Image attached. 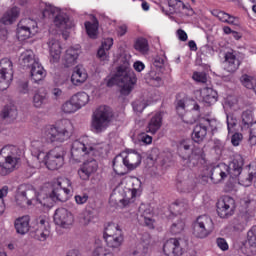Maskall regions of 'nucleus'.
<instances>
[{"label":"nucleus","instance_id":"nucleus-6","mask_svg":"<svg viewBox=\"0 0 256 256\" xmlns=\"http://www.w3.org/2000/svg\"><path fill=\"white\" fill-rule=\"evenodd\" d=\"M103 239L110 249H119L125 241V236L119 224L109 222L104 229Z\"/></svg>","mask_w":256,"mask_h":256},{"label":"nucleus","instance_id":"nucleus-25","mask_svg":"<svg viewBox=\"0 0 256 256\" xmlns=\"http://www.w3.org/2000/svg\"><path fill=\"white\" fill-rule=\"evenodd\" d=\"M80 53H81L80 45H77L76 47L68 48L64 56L65 67H73V65L77 63V59H79Z\"/></svg>","mask_w":256,"mask_h":256},{"label":"nucleus","instance_id":"nucleus-3","mask_svg":"<svg viewBox=\"0 0 256 256\" xmlns=\"http://www.w3.org/2000/svg\"><path fill=\"white\" fill-rule=\"evenodd\" d=\"M21 161V150L15 145H6L0 150L1 175H9L17 169Z\"/></svg>","mask_w":256,"mask_h":256},{"label":"nucleus","instance_id":"nucleus-11","mask_svg":"<svg viewBox=\"0 0 256 256\" xmlns=\"http://www.w3.org/2000/svg\"><path fill=\"white\" fill-rule=\"evenodd\" d=\"M37 33V22L31 19H22L18 23L17 38L19 41H27Z\"/></svg>","mask_w":256,"mask_h":256},{"label":"nucleus","instance_id":"nucleus-40","mask_svg":"<svg viewBox=\"0 0 256 256\" xmlns=\"http://www.w3.org/2000/svg\"><path fill=\"white\" fill-rule=\"evenodd\" d=\"M71 81L73 85L79 86L82 85V83H85L87 81V74L85 73V70L76 67L74 72L71 76Z\"/></svg>","mask_w":256,"mask_h":256},{"label":"nucleus","instance_id":"nucleus-32","mask_svg":"<svg viewBox=\"0 0 256 256\" xmlns=\"http://www.w3.org/2000/svg\"><path fill=\"white\" fill-rule=\"evenodd\" d=\"M161 125H163V115L158 112L148 122L146 127L147 133H151V135H155L159 129H161Z\"/></svg>","mask_w":256,"mask_h":256},{"label":"nucleus","instance_id":"nucleus-53","mask_svg":"<svg viewBox=\"0 0 256 256\" xmlns=\"http://www.w3.org/2000/svg\"><path fill=\"white\" fill-rule=\"evenodd\" d=\"M185 229V222L183 220H177L171 225L170 232L172 235H179Z\"/></svg>","mask_w":256,"mask_h":256},{"label":"nucleus","instance_id":"nucleus-20","mask_svg":"<svg viewBox=\"0 0 256 256\" xmlns=\"http://www.w3.org/2000/svg\"><path fill=\"white\" fill-rule=\"evenodd\" d=\"M185 8V3L181 0H163L160 4V9L166 15H175V13H181Z\"/></svg>","mask_w":256,"mask_h":256},{"label":"nucleus","instance_id":"nucleus-4","mask_svg":"<svg viewBox=\"0 0 256 256\" xmlns=\"http://www.w3.org/2000/svg\"><path fill=\"white\" fill-rule=\"evenodd\" d=\"M73 133L71 120H61L57 126L49 125L44 129V135L49 143H65Z\"/></svg>","mask_w":256,"mask_h":256},{"label":"nucleus","instance_id":"nucleus-38","mask_svg":"<svg viewBox=\"0 0 256 256\" xmlns=\"http://www.w3.org/2000/svg\"><path fill=\"white\" fill-rule=\"evenodd\" d=\"M17 115V107H15L14 105L5 106L1 113L2 119H5L6 121H8V123H12V121H15V119H17Z\"/></svg>","mask_w":256,"mask_h":256},{"label":"nucleus","instance_id":"nucleus-30","mask_svg":"<svg viewBox=\"0 0 256 256\" xmlns=\"http://www.w3.org/2000/svg\"><path fill=\"white\" fill-rule=\"evenodd\" d=\"M136 185H138V188L132 187L125 194L123 199L124 205H131V203H135L137 197H141V181L136 180Z\"/></svg>","mask_w":256,"mask_h":256},{"label":"nucleus","instance_id":"nucleus-62","mask_svg":"<svg viewBox=\"0 0 256 256\" xmlns=\"http://www.w3.org/2000/svg\"><path fill=\"white\" fill-rule=\"evenodd\" d=\"M216 243L222 251H228L229 250V244H227V240L224 238H217Z\"/></svg>","mask_w":256,"mask_h":256},{"label":"nucleus","instance_id":"nucleus-10","mask_svg":"<svg viewBox=\"0 0 256 256\" xmlns=\"http://www.w3.org/2000/svg\"><path fill=\"white\" fill-rule=\"evenodd\" d=\"M52 195H54L56 201H60L61 203L69 201V197H71V180L67 178L58 180L54 184Z\"/></svg>","mask_w":256,"mask_h":256},{"label":"nucleus","instance_id":"nucleus-47","mask_svg":"<svg viewBox=\"0 0 256 256\" xmlns=\"http://www.w3.org/2000/svg\"><path fill=\"white\" fill-rule=\"evenodd\" d=\"M172 207L174 211L181 215V213H185L189 209V202L185 199H179L172 204Z\"/></svg>","mask_w":256,"mask_h":256},{"label":"nucleus","instance_id":"nucleus-39","mask_svg":"<svg viewBox=\"0 0 256 256\" xmlns=\"http://www.w3.org/2000/svg\"><path fill=\"white\" fill-rule=\"evenodd\" d=\"M212 15L217 17V19L222 21V23H228V25H237V19L224 11L213 10Z\"/></svg>","mask_w":256,"mask_h":256},{"label":"nucleus","instance_id":"nucleus-7","mask_svg":"<svg viewBox=\"0 0 256 256\" xmlns=\"http://www.w3.org/2000/svg\"><path fill=\"white\" fill-rule=\"evenodd\" d=\"M215 230L213 219L207 215H201L193 222V235L198 239H206Z\"/></svg>","mask_w":256,"mask_h":256},{"label":"nucleus","instance_id":"nucleus-17","mask_svg":"<svg viewBox=\"0 0 256 256\" xmlns=\"http://www.w3.org/2000/svg\"><path fill=\"white\" fill-rule=\"evenodd\" d=\"M74 221L75 218H73V214L69 210L65 208H58L55 211L54 222L56 225L63 227V229H69V227L73 225Z\"/></svg>","mask_w":256,"mask_h":256},{"label":"nucleus","instance_id":"nucleus-26","mask_svg":"<svg viewBox=\"0 0 256 256\" xmlns=\"http://www.w3.org/2000/svg\"><path fill=\"white\" fill-rule=\"evenodd\" d=\"M48 47L50 51L51 63H58L61 59V43H59V40L50 38L48 41Z\"/></svg>","mask_w":256,"mask_h":256},{"label":"nucleus","instance_id":"nucleus-16","mask_svg":"<svg viewBox=\"0 0 256 256\" xmlns=\"http://www.w3.org/2000/svg\"><path fill=\"white\" fill-rule=\"evenodd\" d=\"M86 155H95V149L93 147L88 148L83 142L75 140L71 148L72 159L79 163Z\"/></svg>","mask_w":256,"mask_h":256},{"label":"nucleus","instance_id":"nucleus-18","mask_svg":"<svg viewBox=\"0 0 256 256\" xmlns=\"http://www.w3.org/2000/svg\"><path fill=\"white\" fill-rule=\"evenodd\" d=\"M242 126L244 129H250L249 144L253 147L256 145V121L253 122V114L251 111L242 113Z\"/></svg>","mask_w":256,"mask_h":256},{"label":"nucleus","instance_id":"nucleus-52","mask_svg":"<svg viewBox=\"0 0 256 256\" xmlns=\"http://www.w3.org/2000/svg\"><path fill=\"white\" fill-rule=\"evenodd\" d=\"M47 103V94H39L36 93L33 97V105L37 109H41L43 105H46Z\"/></svg>","mask_w":256,"mask_h":256},{"label":"nucleus","instance_id":"nucleus-28","mask_svg":"<svg viewBox=\"0 0 256 256\" xmlns=\"http://www.w3.org/2000/svg\"><path fill=\"white\" fill-rule=\"evenodd\" d=\"M30 221L29 216L17 218L14 222L16 233H18V235H26V233H29V229H31Z\"/></svg>","mask_w":256,"mask_h":256},{"label":"nucleus","instance_id":"nucleus-63","mask_svg":"<svg viewBox=\"0 0 256 256\" xmlns=\"http://www.w3.org/2000/svg\"><path fill=\"white\" fill-rule=\"evenodd\" d=\"M75 201H76L77 205H85V202L89 201V195H87V194L76 195Z\"/></svg>","mask_w":256,"mask_h":256},{"label":"nucleus","instance_id":"nucleus-41","mask_svg":"<svg viewBox=\"0 0 256 256\" xmlns=\"http://www.w3.org/2000/svg\"><path fill=\"white\" fill-rule=\"evenodd\" d=\"M205 159V153L201 148H194L192 150L191 155L188 154L186 159L187 163H192V165H197L199 161H203Z\"/></svg>","mask_w":256,"mask_h":256},{"label":"nucleus","instance_id":"nucleus-23","mask_svg":"<svg viewBox=\"0 0 256 256\" xmlns=\"http://www.w3.org/2000/svg\"><path fill=\"white\" fill-rule=\"evenodd\" d=\"M229 177L226 164H219L210 169V179L215 185L222 183Z\"/></svg>","mask_w":256,"mask_h":256},{"label":"nucleus","instance_id":"nucleus-15","mask_svg":"<svg viewBox=\"0 0 256 256\" xmlns=\"http://www.w3.org/2000/svg\"><path fill=\"white\" fill-rule=\"evenodd\" d=\"M99 169V163L95 158H88L80 165L78 175L82 181H89L91 175H95Z\"/></svg>","mask_w":256,"mask_h":256},{"label":"nucleus","instance_id":"nucleus-56","mask_svg":"<svg viewBox=\"0 0 256 256\" xmlns=\"http://www.w3.org/2000/svg\"><path fill=\"white\" fill-rule=\"evenodd\" d=\"M192 78L197 83H207V74L205 72H194Z\"/></svg>","mask_w":256,"mask_h":256},{"label":"nucleus","instance_id":"nucleus-33","mask_svg":"<svg viewBox=\"0 0 256 256\" xmlns=\"http://www.w3.org/2000/svg\"><path fill=\"white\" fill-rule=\"evenodd\" d=\"M253 179H256V168H249L247 171H243L242 174L238 176V181L243 187H250L253 183Z\"/></svg>","mask_w":256,"mask_h":256},{"label":"nucleus","instance_id":"nucleus-58","mask_svg":"<svg viewBox=\"0 0 256 256\" xmlns=\"http://www.w3.org/2000/svg\"><path fill=\"white\" fill-rule=\"evenodd\" d=\"M242 141H243V134L241 133H234L231 137V143L234 147H239Z\"/></svg>","mask_w":256,"mask_h":256},{"label":"nucleus","instance_id":"nucleus-29","mask_svg":"<svg viewBox=\"0 0 256 256\" xmlns=\"http://www.w3.org/2000/svg\"><path fill=\"white\" fill-rule=\"evenodd\" d=\"M239 65H241V61L233 52H227L225 54V68L228 73H235L237 69H239Z\"/></svg>","mask_w":256,"mask_h":256},{"label":"nucleus","instance_id":"nucleus-46","mask_svg":"<svg viewBox=\"0 0 256 256\" xmlns=\"http://www.w3.org/2000/svg\"><path fill=\"white\" fill-rule=\"evenodd\" d=\"M190 149L191 145L188 141L183 140L178 144V154L184 161H187Z\"/></svg>","mask_w":256,"mask_h":256},{"label":"nucleus","instance_id":"nucleus-49","mask_svg":"<svg viewBox=\"0 0 256 256\" xmlns=\"http://www.w3.org/2000/svg\"><path fill=\"white\" fill-rule=\"evenodd\" d=\"M240 81L246 89H255L256 86V78L253 76H249L247 74H244L240 77Z\"/></svg>","mask_w":256,"mask_h":256},{"label":"nucleus","instance_id":"nucleus-51","mask_svg":"<svg viewBox=\"0 0 256 256\" xmlns=\"http://www.w3.org/2000/svg\"><path fill=\"white\" fill-rule=\"evenodd\" d=\"M47 237H49V228H35L34 239H37V241H47Z\"/></svg>","mask_w":256,"mask_h":256},{"label":"nucleus","instance_id":"nucleus-5","mask_svg":"<svg viewBox=\"0 0 256 256\" xmlns=\"http://www.w3.org/2000/svg\"><path fill=\"white\" fill-rule=\"evenodd\" d=\"M113 110L109 106H100L92 114L91 130L93 133H103L113 121Z\"/></svg>","mask_w":256,"mask_h":256},{"label":"nucleus","instance_id":"nucleus-37","mask_svg":"<svg viewBox=\"0 0 256 256\" xmlns=\"http://www.w3.org/2000/svg\"><path fill=\"white\" fill-rule=\"evenodd\" d=\"M113 169L117 175L127 174V166H125V158L122 155H117L113 159Z\"/></svg>","mask_w":256,"mask_h":256},{"label":"nucleus","instance_id":"nucleus-31","mask_svg":"<svg viewBox=\"0 0 256 256\" xmlns=\"http://www.w3.org/2000/svg\"><path fill=\"white\" fill-rule=\"evenodd\" d=\"M21 14V10L19 7L14 6L10 8L0 19V23L3 25H13L17 19H19V15Z\"/></svg>","mask_w":256,"mask_h":256},{"label":"nucleus","instance_id":"nucleus-24","mask_svg":"<svg viewBox=\"0 0 256 256\" xmlns=\"http://www.w3.org/2000/svg\"><path fill=\"white\" fill-rule=\"evenodd\" d=\"M30 75L34 83H41L45 77H47V71L43 68V65L38 60L30 66Z\"/></svg>","mask_w":256,"mask_h":256},{"label":"nucleus","instance_id":"nucleus-27","mask_svg":"<svg viewBox=\"0 0 256 256\" xmlns=\"http://www.w3.org/2000/svg\"><path fill=\"white\" fill-rule=\"evenodd\" d=\"M37 60L35 59V53L33 50H26L21 53L19 57V65L22 69H30Z\"/></svg>","mask_w":256,"mask_h":256},{"label":"nucleus","instance_id":"nucleus-48","mask_svg":"<svg viewBox=\"0 0 256 256\" xmlns=\"http://www.w3.org/2000/svg\"><path fill=\"white\" fill-rule=\"evenodd\" d=\"M63 113H66L67 115H71V113H77L79 111V108L77 107V104L73 102V98H70L68 101H66L62 107H61Z\"/></svg>","mask_w":256,"mask_h":256},{"label":"nucleus","instance_id":"nucleus-34","mask_svg":"<svg viewBox=\"0 0 256 256\" xmlns=\"http://www.w3.org/2000/svg\"><path fill=\"white\" fill-rule=\"evenodd\" d=\"M111 47H113V38H106L97 52V57L100 61H108Z\"/></svg>","mask_w":256,"mask_h":256},{"label":"nucleus","instance_id":"nucleus-9","mask_svg":"<svg viewBox=\"0 0 256 256\" xmlns=\"http://www.w3.org/2000/svg\"><path fill=\"white\" fill-rule=\"evenodd\" d=\"M13 81V63L8 58L0 60V91L9 89Z\"/></svg>","mask_w":256,"mask_h":256},{"label":"nucleus","instance_id":"nucleus-35","mask_svg":"<svg viewBox=\"0 0 256 256\" xmlns=\"http://www.w3.org/2000/svg\"><path fill=\"white\" fill-rule=\"evenodd\" d=\"M84 26L88 37L90 39H97V32L99 31V20H97V17L92 16V22L86 21Z\"/></svg>","mask_w":256,"mask_h":256},{"label":"nucleus","instance_id":"nucleus-8","mask_svg":"<svg viewBox=\"0 0 256 256\" xmlns=\"http://www.w3.org/2000/svg\"><path fill=\"white\" fill-rule=\"evenodd\" d=\"M217 119L214 118H203L198 125H196L192 132V140L195 143H201L205 137H207V129L208 127L211 131H217Z\"/></svg>","mask_w":256,"mask_h":256},{"label":"nucleus","instance_id":"nucleus-45","mask_svg":"<svg viewBox=\"0 0 256 256\" xmlns=\"http://www.w3.org/2000/svg\"><path fill=\"white\" fill-rule=\"evenodd\" d=\"M181 186L184 187L183 191L185 193H191V191H195V187H197V182H195V180H193V179H186L183 181L178 180V182H177L178 189Z\"/></svg>","mask_w":256,"mask_h":256},{"label":"nucleus","instance_id":"nucleus-50","mask_svg":"<svg viewBox=\"0 0 256 256\" xmlns=\"http://www.w3.org/2000/svg\"><path fill=\"white\" fill-rule=\"evenodd\" d=\"M134 49L139 51V53H147L149 51V42L145 38H138L135 41Z\"/></svg>","mask_w":256,"mask_h":256},{"label":"nucleus","instance_id":"nucleus-12","mask_svg":"<svg viewBox=\"0 0 256 256\" xmlns=\"http://www.w3.org/2000/svg\"><path fill=\"white\" fill-rule=\"evenodd\" d=\"M38 197L37 191L31 184H22L18 187L16 201L18 205H31L33 199Z\"/></svg>","mask_w":256,"mask_h":256},{"label":"nucleus","instance_id":"nucleus-14","mask_svg":"<svg viewBox=\"0 0 256 256\" xmlns=\"http://www.w3.org/2000/svg\"><path fill=\"white\" fill-rule=\"evenodd\" d=\"M47 13H51V15H55L54 17V25L58 28L61 29L62 31L65 29H69V16L59 10V8L55 6H48L44 12L43 15H47Z\"/></svg>","mask_w":256,"mask_h":256},{"label":"nucleus","instance_id":"nucleus-54","mask_svg":"<svg viewBox=\"0 0 256 256\" xmlns=\"http://www.w3.org/2000/svg\"><path fill=\"white\" fill-rule=\"evenodd\" d=\"M247 242L250 247H256V225L248 231Z\"/></svg>","mask_w":256,"mask_h":256},{"label":"nucleus","instance_id":"nucleus-59","mask_svg":"<svg viewBox=\"0 0 256 256\" xmlns=\"http://www.w3.org/2000/svg\"><path fill=\"white\" fill-rule=\"evenodd\" d=\"M175 105H176V111L178 115L182 116L183 113H185V100L184 99L177 100Z\"/></svg>","mask_w":256,"mask_h":256},{"label":"nucleus","instance_id":"nucleus-44","mask_svg":"<svg viewBox=\"0 0 256 256\" xmlns=\"http://www.w3.org/2000/svg\"><path fill=\"white\" fill-rule=\"evenodd\" d=\"M101 240H96V246L92 251V256H115L113 252L105 248L103 245H99Z\"/></svg>","mask_w":256,"mask_h":256},{"label":"nucleus","instance_id":"nucleus-22","mask_svg":"<svg viewBox=\"0 0 256 256\" xmlns=\"http://www.w3.org/2000/svg\"><path fill=\"white\" fill-rule=\"evenodd\" d=\"M141 154L136 150H127L124 157L125 167L127 171H135L141 165Z\"/></svg>","mask_w":256,"mask_h":256},{"label":"nucleus","instance_id":"nucleus-2","mask_svg":"<svg viewBox=\"0 0 256 256\" xmlns=\"http://www.w3.org/2000/svg\"><path fill=\"white\" fill-rule=\"evenodd\" d=\"M106 85L107 87L118 85L121 87V95L125 97L131 95V91H133L135 85H137V75H135V72L131 69L129 61H125L122 65L117 67L116 73L113 77L108 79Z\"/></svg>","mask_w":256,"mask_h":256},{"label":"nucleus","instance_id":"nucleus-1","mask_svg":"<svg viewBox=\"0 0 256 256\" xmlns=\"http://www.w3.org/2000/svg\"><path fill=\"white\" fill-rule=\"evenodd\" d=\"M31 151L38 163H43L50 171L61 169V166L65 163V150L61 146H57L46 153L43 143L41 141H35L32 143Z\"/></svg>","mask_w":256,"mask_h":256},{"label":"nucleus","instance_id":"nucleus-19","mask_svg":"<svg viewBox=\"0 0 256 256\" xmlns=\"http://www.w3.org/2000/svg\"><path fill=\"white\" fill-rule=\"evenodd\" d=\"M183 240L177 238L168 239L163 246V252L167 256L183 255Z\"/></svg>","mask_w":256,"mask_h":256},{"label":"nucleus","instance_id":"nucleus-57","mask_svg":"<svg viewBox=\"0 0 256 256\" xmlns=\"http://www.w3.org/2000/svg\"><path fill=\"white\" fill-rule=\"evenodd\" d=\"M132 107L134 111H136V113H143L145 107H147V104H145V102L142 101H134L132 103Z\"/></svg>","mask_w":256,"mask_h":256},{"label":"nucleus","instance_id":"nucleus-55","mask_svg":"<svg viewBox=\"0 0 256 256\" xmlns=\"http://www.w3.org/2000/svg\"><path fill=\"white\" fill-rule=\"evenodd\" d=\"M138 141L139 143H142V145H151V143H153V137L149 136L145 132H142L138 135Z\"/></svg>","mask_w":256,"mask_h":256},{"label":"nucleus","instance_id":"nucleus-64","mask_svg":"<svg viewBox=\"0 0 256 256\" xmlns=\"http://www.w3.org/2000/svg\"><path fill=\"white\" fill-rule=\"evenodd\" d=\"M180 13L186 15L187 17H193L195 15V10H193L191 6H187L184 4V8H182V11Z\"/></svg>","mask_w":256,"mask_h":256},{"label":"nucleus","instance_id":"nucleus-13","mask_svg":"<svg viewBox=\"0 0 256 256\" xmlns=\"http://www.w3.org/2000/svg\"><path fill=\"white\" fill-rule=\"evenodd\" d=\"M217 213L221 219H227L235 213V199L230 196H223L217 202Z\"/></svg>","mask_w":256,"mask_h":256},{"label":"nucleus","instance_id":"nucleus-21","mask_svg":"<svg viewBox=\"0 0 256 256\" xmlns=\"http://www.w3.org/2000/svg\"><path fill=\"white\" fill-rule=\"evenodd\" d=\"M244 160L243 156L236 155L233 160L227 165V173L231 179H237L243 173Z\"/></svg>","mask_w":256,"mask_h":256},{"label":"nucleus","instance_id":"nucleus-43","mask_svg":"<svg viewBox=\"0 0 256 256\" xmlns=\"http://www.w3.org/2000/svg\"><path fill=\"white\" fill-rule=\"evenodd\" d=\"M72 101L76 104L79 110L81 107H85V105L89 103V94L85 92H79L72 96Z\"/></svg>","mask_w":256,"mask_h":256},{"label":"nucleus","instance_id":"nucleus-60","mask_svg":"<svg viewBox=\"0 0 256 256\" xmlns=\"http://www.w3.org/2000/svg\"><path fill=\"white\" fill-rule=\"evenodd\" d=\"M79 222L82 225H87L88 223H91V214H89V212H83L79 216Z\"/></svg>","mask_w":256,"mask_h":256},{"label":"nucleus","instance_id":"nucleus-42","mask_svg":"<svg viewBox=\"0 0 256 256\" xmlns=\"http://www.w3.org/2000/svg\"><path fill=\"white\" fill-rule=\"evenodd\" d=\"M37 201H39V204L43 205V207H53L54 203L57 200H55L53 192H51L50 194L41 192L37 196Z\"/></svg>","mask_w":256,"mask_h":256},{"label":"nucleus","instance_id":"nucleus-36","mask_svg":"<svg viewBox=\"0 0 256 256\" xmlns=\"http://www.w3.org/2000/svg\"><path fill=\"white\" fill-rule=\"evenodd\" d=\"M202 97L206 105H215L219 99V94L213 88H204L202 91Z\"/></svg>","mask_w":256,"mask_h":256},{"label":"nucleus","instance_id":"nucleus-61","mask_svg":"<svg viewBox=\"0 0 256 256\" xmlns=\"http://www.w3.org/2000/svg\"><path fill=\"white\" fill-rule=\"evenodd\" d=\"M139 213L141 215V217H149V215H151V208H149V206L145 205V204H142L140 207H139Z\"/></svg>","mask_w":256,"mask_h":256}]
</instances>
